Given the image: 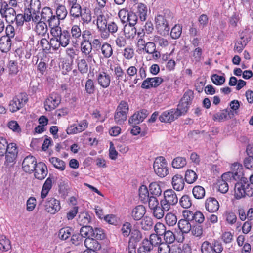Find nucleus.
Segmentation results:
<instances>
[{"instance_id": "obj_63", "label": "nucleus", "mask_w": 253, "mask_h": 253, "mask_svg": "<svg viewBox=\"0 0 253 253\" xmlns=\"http://www.w3.org/2000/svg\"><path fill=\"white\" fill-rule=\"evenodd\" d=\"M53 13L52 9L48 7H44L41 12V18L44 21H46L49 20V19L52 17Z\"/></svg>"}, {"instance_id": "obj_25", "label": "nucleus", "mask_w": 253, "mask_h": 253, "mask_svg": "<svg viewBox=\"0 0 253 253\" xmlns=\"http://www.w3.org/2000/svg\"><path fill=\"white\" fill-rule=\"evenodd\" d=\"M111 70L114 71L115 78L119 82H120L121 80H123L125 83L127 81L126 72L120 65H117L116 66L114 67V70L112 69H111Z\"/></svg>"}, {"instance_id": "obj_47", "label": "nucleus", "mask_w": 253, "mask_h": 253, "mask_svg": "<svg viewBox=\"0 0 253 253\" xmlns=\"http://www.w3.org/2000/svg\"><path fill=\"white\" fill-rule=\"evenodd\" d=\"M189 107L190 106L188 104H184L180 101L177 105V108L174 109L177 116L180 117L181 115H185L187 113Z\"/></svg>"}, {"instance_id": "obj_22", "label": "nucleus", "mask_w": 253, "mask_h": 253, "mask_svg": "<svg viewBox=\"0 0 253 253\" xmlns=\"http://www.w3.org/2000/svg\"><path fill=\"white\" fill-rule=\"evenodd\" d=\"M146 212V208L143 205H138L132 210L131 216L135 221H138L144 217Z\"/></svg>"}, {"instance_id": "obj_2", "label": "nucleus", "mask_w": 253, "mask_h": 253, "mask_svg": "<svg viewBox=\"0 0 253 253\" xmlns=\"http://www.w3.org/2000/svg\"><path fill=\"white\" fill-rule=\"evenodd\" d=\"M235 185V197L240 199L246 196H253V188L251 186L247 178L241 179Z\"/></svg>"}, {"instance_id": "obj_8", "label": "nucleus", "mask_w": 253, "mask_h": 253, "mask_svg": "<svg viewBox=\"0 0 253 253\" xmlns=\"http://www.w3.org/2000/svg\"><path fill=\"white\" fill-rule=\"evenodd\" d=\"M28 100L27 94L22 92L15 96L10 101L9 109L11 112H15L23 108Z\"/></svg>"}, {"instance_id": "obj_38", "label": "nucleus", "mask_w": 253, "mask_h": 253, "mask_svg": "<svg viewBox=\"0 0 253 253\" xmlns=\"http://www.w3.org/2000/svg\"><path fill=\"white\" fill-rule=\"evenodd\" d=\"M178 226L182 233H188L191 230V225L187 220L180 219L178 222Z\"/></svg>"}, {"instance_id": "obj_27", "label": "nucleus", "mask_w": 253, "mask_h": 253, "mask_svg": "<svg viewBox=\"0 0 253 253\" xmlns=\"http://www.w3.org/2000/svg\"><path fill=\"white\" fill-rule=\"evenodd\" d=\"M97 25L98 28L100 30L104 31L105 34H104V37L107 38L109 34L108 32L106 31L107 26V21L106 17L102 14H100L98 16L97 18Z\"/></svg>"}, {"instance_id": "obj_37", "label": "nucleus", "mask_w": 253, "mask_h": 253, "mask_svg": "<svg viewBox=\"0 0 253 253\" xmlns=\"http://www.w3.org/2000/svg\"><path fill=\"white\" fill-rule=\"evenodd\" d=\"M11 248L10 240L4 235H0V250L7 252Z\"/></svg>"}, {"instance_id": "obj_20", "label": "nucleus", "mask_w": 253, "mask_h": 253, "mask_svg": "<svg viewBox=\"0 0 253 253\" xmlns=\"http://www.w3.org/2000/svg\"><path fill=\"white\" fill-rule=\"evenodd\" d=\"M178 117L176 115L174 109H171L163 112L160 116L159 120L161 122L171 123Z\"/></svg>"}, {"instance_id": "obj_18", "label": "nucleus", "mask_w": 253, "mask_h": 253, "mask_svg": "<svg viewBox=\"0 0 253 253\" xmlns=\"http://www.w3.org/2000/svg\"><path fill=\"white\" fill-rule=\"evenodd\" d=\"M148 114V111L146 109H141L138 111L129 119V124L131 125L138 124L143 121Z\"/></svg>"}, {"instance_id": "obj_32", "label": "nucleus", "mask_w": 253, "mask_h": 253, "mask_svg": "<svg viewBox=\"0 0 253 253\" xmlns=\"http://www.w3.org/2000/svg\"><path fill=\"white\" fill-rule=\"evenodd\" d=\"M47 31V26L45 22L42 21L38 22L35 27V32L38 36L41 37L45 36Z\"/></svg>"}, {"instance_id": "obj_28", "label": "nucleus", "mask_w": 253, "mask_h": 253, "mask_svg": "<svg viewBox=\"0 0 253 253\" xmlns=\"http://www.w3.org/2000/svg\"><path fill=\"white\" fill-rule=\"evenodd\" d=\"M80 17L81 18V21L83 25L89 24L92 20L91 10L87 7L83 8Z\"/></svg>"}, {"instance_id": "obj_4", "label": "nucleus", "mask_w": 253, "mask_h": 253, "mask_svg": "<svg viewBox=\"0 0 253 253\" xmlns=\"http://www.w3.org/2000/svg\"><path fill=\"white\" fill-rule=\"evenodd\" d=\"M80 232H82L84 237L93 238L96 240H103L105 238L106 235L104 230L100 228L93 229L91 226L82 227Z\"/></svg>"}, {"instance_id": "obj_5", "label": "nucleus", "mask_w": 253, "mask_h": 253, "mask_svg": "<svg viewBox=\"0 0 253 253\" xmlns=\"http://www.w3.org/2000/svg\"><path fill=\"white\" fill-rule=\"evenodd\" d=\"M201 250L202 253H221L223 251V247L219 241L214 239L211 243L204 241Z\"/></svg>"}, {"instance_id": "obj_15", "label": "nucleus", "mask_w": 253, "mask_h": 253, "mask_svg": "<svg viewBox=\"0 0 253 253\" xmlns=\"http://www.w3.org/2000/svg\"><path fill=\"white\" fill-rule=\"evenodd\" d=\"M45 207L47 212L54 214L61 209L60 201L54 198H48L45 202Z\"/></svg>"}, {"instance_id": "obj_41", "label": "nucleus", "mask_w": 253, "mask_h": 253, "mask_svg": "<svg viewBox=\"0 0 253 253\" xmlns=\"http://www.w3.org/2000/svg\"><path fill=\"white\" fill-rule=\"evenodd\" d=\"M186 159L184 157H177L172 161V166L173 168L180 169L183 168L186 165Z\"/></svg>"}, {"instance_id": "obj_46", "label": "nucleus", "mask_w": 253, "mask_h": 253, "mask_svg": "<svg viewBox=\"0 0 253 253\" xmlns=\"http://www.w3.org/2000/svg\"><path fill=\"white\" fill-rule=\"evenodd\" d=\"M49 161L56 169L61 171L65 169V163L63 160L56 157H51L49 159Z\"/></svg>"}, {"instance_id": "obj_51", "label": "nucleus", "mask_w": 253, "mask_h": 253, "mask_svg": "<svg viewBox=\"0 0 253 253\" xmlns=\"http://www.w3.org/2000/svg\"><path fill=\"white\" fill-rule=\"evenodd\" d=\"M5 161H4V165L6 167H11L14 165L16 162L17 155L12 154H6L4 155Z\"/></svg>"}, {"instance_id": "obj_45", "label": "nucleus", "mask_w": 253, "mask_h": 253, "mask_svg": "<svg viewBox=\"0 0 253 253\" xmlns=\"http://www.w3.org/2000/svg\"><path fill=\"white\" fill-rule=\"evenodd\" d=\"M82 11L83 9H82L81 5L77 3L75 5L71 6L69 13L75 19H78L81 16Z\"/></svg>"}, {"instance_id": "obj_14", "label": "nucleus", "mask_w": 253, "mask_h": 253, "mask_svg": "<svg viewBox=\"0 0 253 253\" xmlns=\"http://www.w3.org/2000/svg\"><path fill=\"white\" fill-rule=\"evenodd\" d=\"M92 44L89 41L82 42L81 44V50L82 53L84 55L88 62H91L95 61L93 59V54L91 53Z\"/></svg>"}, {"instance_id": "obj_19", "label": "nucleus", "mask_w": 253, "mask_h": 253, "mask_svg": "<svg viewBox=\"0 0 253 253\" xmlns=\"http://www.w3.org/2000/svg\"><path fill=\"white\" fill-rule=\"evenodd\" d=\"M205 206L206 210L211 213L216 212L219 208L218 201L214 197L208 198L205 202Z\"/></svg>"}, {"instance_id": "obj_50", "label": "nucleus", "mask_w": 253, "mask_h": 253, "mask_svg": "<svg viewBox=\"0 0 253 253\" xmlns=\"http://www.w3.org/2000/svg\"><path fill=\"white\" fill-rule=\"evenodd\" d=\"M229 115L228 111L227 109H224L220 112L215 114L213 116V120L218 122L224 121L227 119Z\"/></svg>"}, {"instance_id": "obj_36", "label": "nucleus", "mask_w": 253, "mask_h": 253, "mask_svg": "<svg viewBox=\"0 0 253 253\" xmlns=\"http://www.w3.org/2000/svg\"><path fill=\"white\" fill-rule=\"evenodd\" d=\"M139 196L141 201L144 203H147L149 198V193L147 187L145 185H141L139 188Z\"/></svg>"}, {"instance_id": "obj_56", "label": "nucleus", "mask_w": 253, "mask_h": 253, "mask_svg": "<svg viewBox=\"0 0 253 253\" xmlns=\"http://www.w3.org/2000/svg\"><path fill=\"white\" fill-rule=\"evenodd\" d=\"M127 113H122L116 111L114 115V120L115 122L119 125L122 124L127 118Z\"/></svg>"}, {"instance_id": "obj_21", "label": "nucleus", "mask_w": 253, "mask_h": 253, "mask_svg": "<svg viewBox=\"0 0 253 253\" xmlns=\"http://www.w3.org/2000/svg\"><path fill=\"white\" fill-rule=\"evenodd\" d=\"M88 126V123L85 120H84L78 125L71 126L67 129V133L69 134H76L84 130Z\"/></svg>"}, {"instance_id": "obj_55", "label": "nucleus", "mask_w": 253, "mask_h": 253, "mask_svg": "<svg viewBox=\"0 0 253 253\" xmlns=\"http://www.w3.org/2000/svg\"><path fill=\"white\" fill-rule=\"evenodd\" d=\"M182 26L179 24L175 25L171 29L170 36L173 39H177L180 37L182 33Z\"/></svg>"}, {"instance_id": "obj_44", "label": "nucleus", "mask_w": 253, "mask_h": 253, "mask_svg": "<svg viewBox=\"0 0 253 253\" xmlns=\"http://www.w3.org/2000/svg\"><path fill=\"white\" fill-rule=\"evenodd\" d=\"M101 53L105 58H110L113 54V49L111 45L106 42L101 45Z\"/></svg>"}, {"instance_id": "obj_48", "label": "nucleus", "mask_w": 253, "mask_h": 253, "mask_svg": "<svg viewBox=\"0 0 253 253\" xmlns=\"http://www.w3.org/2000/svg\"><path fill=\"white\" fill-rule=\"evenodd\" d=\"M70 35L71 34V39L75 40L76 42L81 37L82 32L80 28L77 25H73L70 31Z\"/></svg>"}, {"instance_id": "obj_35", "label": "nucleus", "mask_w": 253, "mask_h": 253, "mask_svg": "<svg viewBox=\"0 0 253 253\" xmlns=\"http://www.w3.org/2000/svg\"><path fill=\"white\" fill-rule=\"evenodd\" d=\"M73 231L74 230L70 227L62 228L58 232L59 238L62 240H66L72 235Z\"/></svg>"}, {"instance_id": "obj_59", "label": "nucleus", "mask_w": 253, "mask_h": 253, "mask_svg": "<svg viewBox=\"0 0 253 253\" xmlns=\"http://www.w3.org/2000/svg\"><path fill=\"white\" fill-rule=\"evenodd\" d=\"M165 220L167 224L169 226H173L176 224L177 218L174 214L170 212L166 214Z\"/></svg>"}, {"instance_id": "obj_43", "label": "nucleus", "mask_w": 253, "mask_h": 253, "mask_svg": "<svg viewBox=\"0 0 253 253\" xmlns=\"http://www.w3.org/2000/svg\"><path fill=\"white\" fill-rule=\"evenodd\" d=\"M179 204L183 208L188 209L192 204V199L188 195H184L179 199Z\"/></svg>"}, {"instance_id": "obj_62", "label": "nucleus", "mask_w": 253, "mask_h": 253, "mask_svg": "<svg viewBox=\"0 0 253 253\" xmlns=\"http://www.w3.org/2000/svg\"><path fill=\"white\" fill-rule=\"evenodd\" d=\"M163 236L164 240L165 241L164 243L169 244L173 243L175 240V235L170 230L166 231Z\"/></svg>"}, {"instance_id": "obj_10", "label": "nucleus", "mask_w": 253, "mask_h": 253, "mask_svg": "<svg viewBox=\"0 0 253 253\" xmlns=\"http://www.w3.org/2000/svg\"><path fill=\"white\" fill-rule=\"evenodd\" d=\"M61 102V97L56 92L51 93L44 101V105L46 111H50L57 108Z\"/></svg>"}, {"instance_id": "obj_26", "label": "nucleus", "mask_w": 253, "mask_h": 253, "mask_svg": "<svg viewBox=\"0 0 253 253\" xmlns=\"http://www.w3.org/2000/svg\"><path fill=\"white\" fill-rule=\"evenodd\" d=\"M11 46V40L7 36H2L0 38V50L1 52L7 53Z\"/></svg>"}, {"instance_id": "obj_54", "label": "nucleus", "mask_w": 253, "mask_h": 253, "mask_svg": "<svg viewBox=\"0 0 253 253\" xmlns=\"http://www.w3.org/2000/svg\"><path fill=\"white\" fill-rule=\"evenodd\" d=\"M194 98V93L191 90H188L183 95V97L180 100V102L184 103V104H188V105H190L192 101Z\"/></svg>"}, {"instance_id": "obj_33", "label": "nucleus", "mask_w": 253, "mask_h": 253, "mask_svg": "<svg viewBox=\"0 0 253 253\" xmlns=\"http://www.w3.org/2000/svg\"><path fill=\"white\" fill-rule=\"evenodd\" d=\"M90 221L91 217L86 212H81L78 215L77 222L80 225H82V227L87 226Z\"/></svg>"}, {"instance_id": "obj_11", "label": "nucleus", "mask_w": 253, "mask_h": 253, "mask_svg": "<svg viewBox=\"0 0 253 253\" xmlns=\"http://www.w3.org/2000/svg\"><path fill=\"white\" fill-rule=\"evenodd\" d=\"M37 164L36 159L33 156L29 155L23 160L22 168L25 172L31 173L34 172Z\"/></svg>"}, {"instance_id": "obj_39", "label": "nucleus", "mask_w": 253, "mask_h": 253, "mask_svg": "<svg viewBox=\"0 0 253 253\" xmlns=\"http://www.w3.org/2000/svg\"><path fill=\"white\" fill-rule=\"evenodd\" d=\"M141 219L140 224L142 230L147 231L150 230L152 227L153 221L151 217L146 216Z\"/></svg>"}, {"instance_id": "obj_16", "label": "nucleus", "mask_w": 253, "mask_h": 253, "mask_svg": "<svg viewBox=\"0 0 253 253\" xmlns=\"http://www.w3.org/2000/svg\"><path fill=\"white\" fill-rule=\"evenodd\" d=\"M34 172L36 179L40 180H43L48 173L46 165L43 162H39L34 169Z\"/></svg>"}, {"instance_id": "obj_60", "label": "nucleus", "mask_w": 253, "mask_h": 253, "mask_svg": "<svg viewBox=\"0 0 253 253\" xmlns=\"http://www.w3.org/2000/svg\"><path fill=\"white\" fill-rule=\"evenodd\" d=\"M131 223L128 222H126L123 224L121 231L124 237H127L129 236L131 232Z\"/></svg>"}, {"instance_id": "obj_9", "label": "nucleus", "mask_w": 253, "mask_h": 253, "mask_svg": "<svg viewBox=\"0 0 253 253\" xmlns=\"http://www.w3.org/2000/svg\"><path fill=\"white\" fill-rule=\"evenodd\" d=\"M231 172H228L223 174V177L224 178H231L232 180L235 181L246 178L244 177L243 168L242 164L238 163H234L231 167Z\"/></svg>"}, {"instance_id": "obj_13", "label": "nucleus", "mask_w": 253, "mask_h": 253, "mask_svg": "<svg viewBox=\"0 0 253 253\" xmlns=\"http://www.w3.org/2000/svg\"><path fill=\"white\" fill-rule=\"evenodd\" d=\"M163 82L164 80L161 77H155L147 78L143 81L141 87L145 89H149L151 88H156Z\"/></svg>"}, {"instance_id": "obj_17", "label": "nucleus", "mask_w": 253, "mask_h": 253, "mask_svg": "<svg viewBox=\"0 0 253 253\" xmlns=\"http://www.w3.org/2000/svg\"><path fill=\"white\" fill-rule=\"evenodd\" d=\"M111 78V76L105 71L99 72L96 75V80L98 84L103 88L109 86Z\"/></svg>"}, {"instance_id": "obj_52", "label": "nucleus", "mask_w": 253, "mask_h": 253, "mask_svg": "<svg viewBox=\"0 0 253 253\" xmlns=\"http://www.w3.org/2000/svg\"><path fill=\"white\" fill-rule=\"evenodd\" d=\"M153 211V214L157 219H161L164 215V212L168 211L169 210H164L162 205L155 208L152 210Z\"/></svg>"}, {"instance_id": "obj_58", "label": "nucleus", "mask_w": 253, "mask_h": 253, "mask_svg": "<svg viewBox=\"0 0 253 253\" xmlns=\"http://www.w3.org/2000/svg\"><path fill=\"white\" fill-rule=\"evenodd\" d=\"M149 191L152 195L155 196H160L162 193L160 186L156 182H153L150 184Z\"/></svg>"}, {"instance_id": "obj_34", "label": "nucleus", "mask_w": 253, "mask_h": 253, "mask_svg": "<svg viewBox=\"0 0 253 253\" xmlns=\"http://www.w3.org/2000/svg\"><path fill=\"white\" fill-rule=\"evenodd\" d=\"M137 13L141 21H144L146 20L147 14V7L142 3H138L137 6Z\"/></svg>"}, {"instance_id": "obj_49", "label": "nucleus", "mask_w": 253, "mask_h": 253, "mask_svg": "<svg viewBox=\"0 0 253 253\" xmlns=\"http://www.w3.org/2000/svg\"><path fill=\"white\" fill-rule=\"evenodd\" d=\"M185 181L188 184L193 183L197 179V175L192 170H187L185 174Z\"/></svg>"}, {"instance_id": "obj_57", "label": "nucleus", "mask_w": 253, "mask_h": 253, "mask_svg": "<svg viewBox=\"0 0 253 253\" xmlns=\"http://www.w3.org/2000/svg\"><path fill=\"white\" fill-rule=\"evenodd\" d=\"M67 13L68 12L65 6L59 5L57 6L56 10V16L60 20L64 19L66 18Z\"/></svg>"}, {"instance_id": "obj_3", "label": "nucleus", "mask_w": 253, "mask_h": 253, "mask_svg": "<svg viewBox=\"0 0 253 253\" xmlns=\"http://www.w3.org/2000/svg\"><path fill=\"white\" fill-rule=\"evenodd\" d=\"M167 12L158 15L155 19L156 29L158 33L163 36L168 35L170 30L169 22V17Z\"/></svg>"}, {"instance_id": "obj_42", "label": "nucleus", "mask_w": 253, "mask_h": 253, "mask_svg": "<svg viewBox=\"0 0 253 253\" xmlns=\"http://www.w3.org/2000/svg\"><path fill=\"white\" fill-rule=\"evenodd\" d=\"M192 193L195 198L201 199L205 196V190L203 187L197 185L193 188Z\"/></svg>"}, {"instance_id": "obj_40", "label": "nucleus", "mask_w": 253, "mask_h": 253, "mask_svg": "<svg viewBox=\"0 0 253 253\" xmlns=\"http://www.w3.org/2000/svg\"><path fill=\"white\" fill-rule=\"evenodd\" d=\"M60 19L58 18L57 16H56L55 15L53 14L52 17H51L49 20H47V22L48 23L49 27L51 28L50 30V33L52 34V30H54L57 29V28H61L59 26L60 24Z\"/></svg>"}, {"instance_id": "obj_23", "label": "nucleus", "mask_w": 253, "mask_h": 253, "mask_svg": "<svg viewBox=\"0 0 253 253\" xmlns=\"http://www.w3.org/2000/svg\"><path fill=\"white\" fill-rule=\"evenodd\" d=\"M172 185L174 190L178 191H182L185 185L183 176L178 174L173 176L172 178Z\"/></svg>"}, {"instance_id": "obj_1", "label": "nucleus", "mask_w": 253, "mask_h": 253, "mask_svg": "<svg viewBox=\"0 0 253 253\" xmlns=\"http://www.w3.org/2000/svg\"><path fill=\"white\" fill-rule=\"evenodd\" d=\"M52 36L53 37L51 39V42H57L54 45V49H57L60 46L65 47L70 43L71 39L70 31L67 30H62L61 28H57L56 30H52Z\"/></svg>"}, {"instance_id": "obj_12", "label": "nucleus", "mask_w": 253, "mask_h": 253, "mask_svg": "<svg viewBox=\"0 0 253 253\" xmlns=\"http://www.w3.org/2000/svg\"><path fill=\"white\" fill-rule=\"evenodd\" d=\"M40 6L41 3L39 0H31L29 7L25 9L24 14H23L26 19V22H29L32 20V15L36 14V8L39 10Z\"/></svg>"}, {"instance_id": "obj_64", "label": "nucleus", "mask_w": 253, "mask_h": 253, "mask_svg": "<svg viewBox=\"0 0 253 253\" xmlns=\"http://www.w3.org/2000/svg\"><path fill=\"white\" fill-rule=\"evenodd\" d=\"M16 14L15 10L13 7H11L9 9V10H7L6 12L1 16L3 18H5L7 22L10 23H12V20L14 19V17Z\"/></svg>"}, {"instance_id": "obj_53", "label": "nucleus", "mask_w": 253, "mask_h": 253, "mask_svg": "<svg viewBox=\"0 0 253 253\" xmlns=\"http://www.w3.org/2000/svg\"><path fill=\"white\" fill-rule=\"evenodd\" d=\"M95 86L93 81L91 79H88L85 84V90L88 94H92L94 93Z\"/></svg>"}, {"instance_id": "obj_6", "label": "nucleus", "mask_w": 253, "mask_h": 253, "mask_svg": "<svg viewBox=\"0 0 253 253\" xmlns=\"http://www.w3.org/2000/svg\"><path fill=\"white\" fill-rule=\"evenodd\" d=\"M178 197L172 189H168L164 192V199L160 201V204L164 210H169L171 206L175 205L178 202Z\"/></svg>"}, {"instance_id": "obj_30", "label": "nucleus", "mask_w": 253, "mask_h": 253, "mask_svg": "<svg viewBox=\"0 0 253 253\" xmlns=\"http://www.w3.org/2000/svg\"><path fill=\"white\" fill-rule=\"evenodd\" d=\"M124 32L125 35V37L127 39H133L136 35L137 30L135 27V26L126 24L124 27Z\"/></svg>"}, {"instance_id": "obj_31", "label": "nucleus", "mask_w": 253, "mask_h": 253, "mask_svg": "<svg viewBox=\"0 0 253 253\" xmlns=\"http://www.w3.org/2000/svg\"><path fill=\"white\" fill-rule=\"evenodd\" d=\"M153 248L150 243L148 242V240L144 239L139 247L137 249L138 253H151Z\"/></svg>"}, {"instance_id": "obj_7", "label": "nucleus", "mask_w": 253, "mask_h": 253, "mask_svg": "<svg viewBox=\"0 0 253 253\" xmlns=\"http://www.w3.org/2000/svg\"><path fill=\"white\" fill-rule=\"evenodd\" d=\"M153 168L156 174L161 177H164L169 173L167 161L163 156L158 157L154 162Z\"/></svg>"}, {"instance_id": "obj_29", "label": "nucleus", "mask_w": 253, "mask_h": 253, "mask_svg": "<svg viewBox=\"0 0 253 253\" xmlns=\"http://www.w3.org/2000/svg\"><path fill=\"white\" fill-rule=\"evenodd\" d=\"M232 181V180L231 178H224L222 174L221 179L219 180L217 183L218 191L222 193H226L229 189L228 183Z\"/></svg>"}, {"instance_id": "obj_61", "label": "nucleus", "mask_w": 253, "mask_h": 253, "mask_svg": "<svg viewBox=\"0 0 253 253\" xmlns=\"http://www.w3.org/2000/svg\"><path fill=\"white\" fill-rule=\"evenodd\" d=\"M86 59H82L78 62V70L82 74H84L87 72L88 66L87 63Z\"/></svg>"}, {"instance_id": "obj_24", "label": "nucleus", "mask_w": 253, "mask_h": 253, "mask_svg": "<svg viewBox=\"0 0 253 253\" xmlns=\"http://www.w3.org/2000/svg\"><path fill=\"white\" fill-rule=\"evenodd\" d=\"M84 244L87 249L86 250L97 251L101 248V244L93 238H86Z\"/></svg>"}]
</instances>
